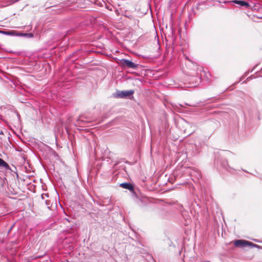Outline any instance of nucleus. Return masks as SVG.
Wrapping results in <instances>:
<instances>
[{"label": "nucleus", "mask_w": 262, "mask_h": 262, "mask_svg": "<svg viewBox=\"0 0 262 262\" xmlns=\"http://www.w3.org/2000/svg\"><path fill=\"white\" fill-rule=\"evenodd\" d=\"M120 64L123 67L133 69H136L138 66V64L134 63L132 61L125 59L120 60Z\"/></svg>", "instance_id": "nucleus-1"}, {"label": "nucleus", "mask_w": 262, "mask_h": 262, "mask_svg": "<svg viewBox=\"0 0 262 262\" xmlns=\"http://www.w3.org/2000/svg\"><path fill=\"white\" fill-rule=\"evenodd\" d=\"M234 244L236 247H245L247 246L251 247H256L257 245L248 241L244 240H236L234 242Z\"/></svg>", "instance_id": "nucleus-2"}, {"label": "nucleus", "mask_w": 262, "mask_h": 262, "mask_svg": "<svg viewBox=\"0 0 262 262\" xmlns=\"http://www.w3.org/2000/svg\"><path fill=\"white\" fill-rule=\"evenodd\" d=\"M134 93L132 90L118 91L115 94V97L116 98H125L127 96L132 95Z\"/></svg>", "instance_id": "nucleus-3"}, {"label": "nucleus", "mask_w": 262, "mask_h": 262, "mask_svg": "<svg viewBox=\"0 0 262 262\" xmlns=\"http://www.w3.org/2000/svg\"><path fill=\"white\" fill-rule=\"evenodd\" d=\"M232 3L233 4L239 5L241 6H244L246 8H248L249 7V3L244 1L234 0L232 1Z\"/></svg>", "instance_id": "nucleus-4"}, {"label": "nucleus", "mask_w": 262, "mask_h": 262, "mask_svg": "<svg viewBox=\"0 0 262 262\" xmlns=\"http://www.w3.org/2000/svg\"><path fill=\"white\" fill-rule=\"evenodd\" d=\"M120 186L124 189H128L130 191H133L134 190V187L133 185L128 183H121L120 185Z\"/></svg>", "instance_id": "nucleus-5"}, {"label": "nucleus", "mask_w": 262, "mask_h": 262, "mask_svg": "<svg viewBox=\"0 0 262 262\" xmlns=\"http://www.w3.org/2000/svg\"><path fill=\"white\" fill-rule=\"evenodd\" d=\"M0 167L6 170L10 169V166L3 159L0 158Z\"/></svg>", "instance_id": "nucleus-6"}, {"label": "nucleus", "mask_w": 262, "mask_h": 262, "mask_svg": "<svg viewBox=\"0 0 262 262\" xmlns=\"http://www.w3.org/2000/svg\"><path fill=\"white\" fill-rule=\"evenodd\" d=\"M0 33L1 34H6V35H10V34H11V32L5 31H2V30H0Z\"/></svg>", "instance_id": "nucleus-7"}, {"label": "nucleus", "mask_w": 262, "mask_h": 262, "mask_svg": "<svg viewBox=\"0 0 262 262\" xmlns=\"http://www.w3.org/2000/svg\"><path fill=\"white\" fill-rule=\"evenodd\" d=\"M41 199H42V200H46V199L47 198H48V197H49V195H48V194H47V193L42 194L41 195Z\"/></svg>", "instance_id": "nucleus-8"}, {"label": "nucleus", "mask_w": 262, "mask_h": 262, "mask_svg": "<svg viewBox=\"0 0 262 262\" xmlns=\"http://www.w3.org/2000/svg\"><path fill=\"white\" fill-rule=\"evenodd\" d=\"M45 203L46 205L47 206L48 208H49L50 206V201L48 200H45Z\"/></svg>", "instance_id": "nucleus-9"}, {"label": "nucleus", "mask_w": 262, "mask_h": 262, "mask_svg": "<svg viewBox=\"0 0 262 262\" xmlns=\"http://www.w3.org/2000/svg\"><path fill=\"white\" fill-rule=\"evenodd\" d=\"M24 35H28L29 37H33V35L32 34H31V33L28 34H24Z\"/></svg>", "instance_id": "nucleus-10"}]
</instances>
